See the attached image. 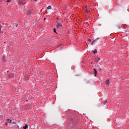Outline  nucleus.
Segmentation results:
<instances>
[{"label":"nucleus","mask_w":129,"mask_h":129,"mask_svg":"<svg viewBox=\"0 0 129 129\" xmlns=\"http://www.w3.org/2000/svg\"><path fill=\"white\" fill-rule=\"evenodd\" d=\"M68 123L69 125H71V126H73L75 124V123L73 121V119H71L70 121H68Z\"/></svg>","instance_id":"1"},{"label":"nucleus","mask_w":129,"mask_h":129,"mask_svg":"<svg viewBox=\"0 0 129 129\" xmlns=\"http://www.w3.org/2000/svg\"><path fill=\"white\" fill-rule=\"evenodd\" d=\"M19 5H26V1L25 0L18 1Z\"/></svg>","instance_id":"2"},{"label":"nucleus","mask_w":129,"mask_h":129,"mask_svg":"<svg viewBox=\"0 0 129 129\" xmlns=\"http://www.w3.org/2000/svg\"><path fill=\"white\" fill-rule=\"evenodd\" d=\"M85 13H87V14H89V13H90V8H86L85 10Z\"/></svg>","instance_id":"3"},{"label":"nucleus","mask_w":129,"mask_h":129,"mask_svg":"<svg viewBox=\"0 0 129 129\" xmlns=\"http://www.w3.org/2000/svg\"><path fill=\"white\" fill-rule=\"evenodd\" d=\"M100 60V58H99L98 57H96L95 58V61L97 63H98V62H99Z\"/></svg>","instance_id":"4"},{"label":"nucleus","mask_w":129,"mask_h":129,"mask_svg":"<svg viewBox=\"0 0 129 129\" xmlns=\"http://www.w3.org/2000/svg\"><path fill=\"white\" fill-rule=\"evenodd\" d=\"M14 78V75L13 74H9L8 75V78Z\"/></svg>","instance_id":"5"},{"label":"nucleus","mask_w":129,"mask_h":129,"mask_svg":"<svg viewBox=\"0 0 129 129\" xmlns=\"http://www.w3.org/2000/svg\"><path fill=\"white\" fill-rule=\"evenodd\" d=\"M94 74L95 75V76H96L97 75V71H96V69H94Z\"/></svg>","instance_id":"6"},{"label":"nucleus","mask_w":129,"mask_h":129,"mask_svg":"<svg viewBox=\"0 0 129 129\" xmlns=\"http://www.w3.org/2000/svg\"><path fill=\"white\" fill-rule=\"evenodd\" d=\"M57 28H59V27H62V24L61 23H58L56 25Z\"/></svg>","instance_id":"7"},{"label":"nucleus","mask_w":129,"mask_h":129,"mask_svg":"<svg viewBox=\"0 0 129 129\" xmlns=\"http://www.w3.org/2000/svg\"><path fill=\"white\" fill-rule=\"evenodd\" d=\"M27 14L28 15H31V14H32V11L29 10L28 11H27Z\"/></svg>","instance_id":"8"},{"label":"nucleus","mask_w":129,"mask_h":129,"mask_svg":"<svg viewBox=\"0 0 129 129\" xmlns=\"http://www.w3.org/2000/svg\"><path fill=\"white\" fill-rule=\"evenodd\" d=\"M28 124H25V125L23 126V129H27L28 128Z\"/></svg>","instance_id":"9"},{"label":"nucleus","mask_w":129,"mask_h":129,"mask_svg":"<svg viewBox=\"0 0 129 129\" xmlns=\"http://www.w3.org/2000/svg\"><path fill=\"white\" fill-rule=\"evenodd\" d=\"M98 39H99V38H97V39H96L95 40H94L93 41V42H92L91 45H93V44H94V43H95V41H96L97 40H98Z\"/></svg>","instance_id":"10"},{"label":"nucleus","mask_w":129,"mask_h":129,"mask_svg":"<svg viewBox=\"0 0 129 129\" xmlns=\"http://www.w3.org/2000/svg\"><path fill=\"white\" fill-rule=\"evenodd\" d=\"M106 84H109V80H107L105 81Z\"/></svg>","instance_id":"11"},{"label":"nucleus","mask_w":129,"mask_h":129,"mask_svg":"<svg viewBox=\"0 0 129 129\" xmlns=\"http://www.w3.org/2000/svg\"><path fill=\"white\" fill-rule=\"evenodd\" d=\"M93 53L94 54H96V53H97V49H95V50L93 51Z\"/></svg>","instance_id":"12"},{"label":"nucleus","mask_w":129,"mask_h":129,"mask_svg":"<svg viewBox=\"0 0 129 129\" xmlns=\"http://www.w3.org/2000/svg\"><path fill=\"white\" fill-rule=\"evenodd\" d=\"M8 121H9V123H12V120L10 119H7Z\"/></svg>","instance_id":"13"},{"label":"nucleus","mask_w":129,"mask_h":129,"mask_svg":"<svg viewBox=\"0 0 129 129\" xmlns=\"http://www.w3.org/2000/svg\"><path fill=\"white\" fill-rule=\"evenodd\" d=\"M106 102H107V99H106L104 101V102H103V104H105L106 103Z\"/></svg>","instance_id":"14"},{"label":"nucleus","mask_w":129,"mask_h":129,"mask_svg":"<svg viewBox=\"0 0 129 129\" xmlns=\"http://www.w3.org/2000/svg\"><path fill=\"white\" fill-rule=\"evenodd\" d=\"M47 10H51V7L50 6H49L47 7Z\"/></svg>","instance_id":"15"},{"label":"nucleus","mask_w":129,"mask_h":129,"mask_svg":"<svg viewBox=\"0 0 129 129\" xmlns=\"http://www.w3.org/2000/svg\"><path fill=\"white\" fill-rule=\"evenodd\" d=\"M3 61H4V62H6V57L5 56H3Z\"/></svg>","instance_id":"16"},{"label":"nucleus","mask_w":129,"mask_h":129,"mask_svg":"<svg viewBox=\"0 0 129 129\" xmlns=\"http://www.w3.org/2000/svg\"><path fill=\"white\" fill-rule=\"evenodd\" d=\"M122 27L121 25H119L118 26V29H121Z\"/></svg>","instance_id":"17"},{"label":"nucleus","mask_w":129,"mask_h":129,"mask_svg":"<svg viewBox=\"0 0 129 129\" xmlns=\"http://www.w3.org/2000/svg\"><path fill=\"white\" fill-rule=\"evenodd\" d=\"M2 30V25H0V34H1V31Z\"/></svg>","instance_id":"18"},{"label":"nucleus","mask_w":129,"mask_h":129,"mask_svg":"<svg viewBox=\"0 0 129 129\" xmlns=\"http://www.w3.org/2000/svg\"><path fill=\"white\" fill-rule=\"evenodd\" d=\"M25 79V81H26L27 80H29V78H27V79Z\"/></svg>","instance_id":"19"},{"label":"nucleus","mask_w":129,"mask_h":129,"mask_svg":"<svg viewBox=\"0 0 129 129\" xmlns=\"http://www.w3.org/2000/svg\"><path fill=\"white\" fill-rule=\"evenodd\" d=\"M7 3H11V0H7Z\"/></svg>","instance_id":"20"},{"label":"nucleus","mask_w":129,"mask_h":129,"mask_svg":"<svg viewBox=\"0 0 129 129\" xmlns=\"http://www.w3.org/2000/svg\"><path fill=\"white\" fill-rule=\"evenodd\" d=\"M88 42H91V39H88Z\"/></svg>","instance_id":"21"},{"label":"nucleus","mask_w":129,"mask_h":129,"mask_svg":"<svg viewBox=\"0 0 129 129\" xmlns=\"http://www.w3.org/2000/svg\"><path fill=\"white\" fill-rule=\"evenodd\" d=\"M53 31H54V32L55 33H56V29H53Z\"/></svg>","instance_id":"22"},{"label":"nucleus","mask_w":129,"mask_h":129,"mask_svg":"<svg viewBox=\"0 0 129 129\" xmlns=\"http://www.w3.org/2000/svg\"><path fill=\"white\" fill-rule=\"evenodd\" d=\"M12 123H13V124H17V123H16V122H13Z\"/></svg>","instance_id":"23"},{"label":"nucleus","mask_w":129,"mask_h":129,"mask_svg":"<svg viewBox=\"0 0 129 129\" xmlns=\"http://www.w3.org/2000/svg\"><path fill=\"white\" fill-rule=\"evenodd\" d=\"M8 124H9V123L6 122V125H8Z\"/></svg>","instance_id":"24"},{"label":"nucleus","mask_w":129,"mask_h":129,"mask_svg":"<svg viewBox=\"0 0 129 129\" xmlns=\"http://www.w3.org/2000/svg\"><path fill=\"white\" fill-rule=\"evenodd\" d=\"M37 1H38V0H34L35 2H37Z\"/></svg>","instance_id":"25"},{"label":"nucleus","mask_w":129,"mask_h":129,"mask_svg":"<svg viewBox=\"0 0 129 129\" xmlns=\"http://www.w3.org/2000/svg\"><path fill=\"white\" fill-rule=\"evenodd\" d=\"M2 1H3V0H0V2H2Z\"/></svg>","instance_id":"26"},{"label":"nucleus","mask_w":129,"mask_h":129,"mask_svg":"<svg viewBox=\"0 0 129 129\" xmlns=\"http://www.w3.org/2000/svg\"><path fill=\"white\" fill-rule=\"evenodd\" d=\"M16 27H18V25H16Z\"/></svg>","instance_id":"27"},{"label":"nucleus","mask_w":129,"mask_h":129,"mask_svg":"<svg viewBox=\"0 0 129 129\" xmlns=\"http://www.w3.org/2000/svg\"><path fill=\"white\" fill-rule=\"evenodd\" d=\"M100 104H102L101 102H100Z\"/></svg>","instance_id":"28"}]
</instances>
